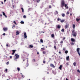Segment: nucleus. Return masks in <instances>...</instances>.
Segmentation results:
<instances>
[{"label": "nucleus", "mask_w": 80, "mask_h": 80, "mask_svg": "<svg viewBox=\"0 0 80 80\" xmlns=\"http://www.w3.org/2000/svg\"><path fill=\"white\" fill-rule=\"evenodd\" d=\"M64 6L66 9H68V7H67V5L66 4H65V1L62 0L61 2V7H64Z\"/></svg>", "instance_id": "obj_1"}, {"label": "nucleus", "mask_w": 80, "mask_h": 80, "mask_svg": "<svg viewBox=\"0 0 80 80\" xmlns=\"http://www.w3.org/2000/svg\"><path fill=\"white\" fill-rule=\"evenodd\" d=\"M15 58L14 59V60L15 61L17 62V59H18V58H19V55H18L17 54H15V55L14 56Z\"/></svg>", "instance_id": "obj_2"}, {"label": "nucleus", "mask_w": 80, "mask_h": 80, "mask_svg": "<svg viewBox=\"0 0 80 80\" xmlns=\"http://www.w3.org/2000/svg\"><path fill=\"white\" fill-rule=\"evenodd\" d=\"M72 35L73 36V37H77V32H75V30H72Z\"/></svg>", "instance_id": "obj_3"}, {"label": "nucleus", "mask_w": 80, "mask_h": 80, "mask_svg": "<svg viewBox=\"0 0 80 80\" xmlns=\"http://www.w3.org/2000/svg\"><path fill=\"white\" fill-rule=\"evenodd\" d=\"M3 31L6 32V31L8 30V28H3Z\"/></svg>", "instance_id": "obj_4"}, {"label": "nucleus", "mask_w": 80, "mask_h": 80, "mask_svg": "<svg viewBox=\"0 0 80 80\" xmlns=\"http://www.w3.org/2000/svg\"><path fill=\"white\" fill-rule=\"evenodd\" d=\"M24 38H27V34L26 33V32H25L24 34Z\"/></svg>", "instance_id": "obj_5"}, {"label": "nucleus", "mask_w": 80, "mask_h": 80, "mask_svg": "<svg viewBox=\"0 0 80 80\" xmlns=\"http://www.w3.org/2000/svg\"><path fill=\"white\" fill-rule=\"evenodd\" d=\"M71 41H72V42H75V39L73 38H71Z\"/></svg>", "instance_id": "obj_6"}, {"label": "nucleus", "mask_w": 80, "mask_h": 80, "mask_svg": "<svg viewBox=\"0 0 80 80\" xmlns=\"http://www.w3.org/2000/svg\"><path fill=\"white\" fill-rule=\"evenodd\" d=\"M2 15H3L4 16H5L6 18H7V16L5 14V13L4 12H2Z\"/></svg>", "instance_id": "obj_7"}, {"label": "nucleus", "mask_w": 80, "mask_h": 80, "mask_svg": "<svg viewBox=\"0 0 80 80\" xmlns=\"http://www.w3.org/2000/svg\"><path fill=\"white\" fill-rule=\"evenodd\" d=\"M50 66L51 67H52V68H55V66L53 64H51L50 65Z\"/></svg>", "instance_id": "obj_8"}, {"label": "nucleus", "mask_w": 80, "mask_h": 80, "mask_svg": "<svg viewBox=\"0 0 80 80\" xmlns=\"http://www.w3.org/2000/svg\"><path fill=\"white\" fill-rule=\"evenodd\" d=\"M12 55H13L15 52V50H12Z\"/></svg>", "instance_id": "obj_9"}, {"label": "nucleus", "mask_w": 80, "mask_h": 80, "mask_svg": "<svg viewBox=\"0 0 80 80\" xmlns=\"http://www.w3.org/2000/svg\"><path fill=\"white\" fill-rule=\"evenodd\" d=\"M77 52H78V53H79L80 52L79 51H80V48H78L77 49Z\"/></svg>", "instance_id": "obj_10"}, {"label": "nucleus", "mask_w": 80, "mask_h": 80, "mask_svg": "<svg viewBox=\"0 0 80 80\" xmlns=\"http://www.w3.org/2000/svg\"><path fill=\"white\" fill-rule=\"evenodd\" d=\"M16 35H19V34L20 33V32L18 31H17L16 32Z\"/></svg>", "instance_id": "obj_11"}, {"label": "nucleus", "mask_w": 80, "mask_h": 80, "mask_svg": "<svg viewBox=\"0 0 80 80\" xmlns=\"http://www.w3.org/2000/svg\"><path fill=\"white\" fill-rule=\"evenodd\" d=\"M69 57H70L69 56H68L66 57V60H68V61L69 60Z\"/></svg>", "instance_id": "obj_12"}, {"label": "nucleus", "mask_w": 80, "mask_h": 80, "mask_svg": "<svg viewBox=\"0 0 80 80\" xmlns=\"http://www.w3.org/2000/svg\"><path fill=\"white\" fill-rule=\"evenodd\" d=\"M57 28H58L60 29V28H61V26H60V25H58L57 26Z\"/></svg>", "instance_id": "obj_13"}, {"label": "nucleus", "mask_w": 80, "mask_h": 80, "mask_svg": "<svg viewBox=\"0 0 80 80\" xmlns=\"http://www.w3.org/2000/svg\"><path fill=\"white\" fill-rule=\"evenodd\" d=\"M65 22V20H64V19L61 20V23H63V22Z\"/></svg>", "instance_id": "obj_14"}, {"label": "nucleus", "mask_w": 80, "mask_h": 80, "mask_svg": "<svg viewBox=\"0 0 80 80\" xmlns=\"http://www.w3.org/2000/svg\"><path fill=\"white\" fill-rule=\"evenodd\" d=\"M73 65H74V66H75H75H76L77 65V63H76V62H74L73 63Z\"/></svg>", "instance_id": "obj_15"}, {"label": "nucleus", "mask_w": 80, "mask_h": 80, "mask_svg": "<svg viewBox=\"0 0 80 80\" xmlns=\"http://www.w3.org/2000/svg\"><path fill=\"white\" fill-rule=\"evenodd\" d=\"M62 65H60L59 67L60 70H62Z\"/></svg>", "instance_id": "obj_16"}, {"label": "nucleus", "mask_w": 80, "mask_h": 80, "mask_svg": "<svg viewBox=\"0 0 80 80\" xmlns=\"http://www.w3.org/2000/svg\"><path fill=\"white\" fill-rule=\"evenodd\" d=\"M68 26L67 24L65 26V29H66V28H68Z\"/></svg>", "instance_id": "obj_17"}, {"label": "nucleus", "mask_w": 80, "mask_h": 80, "mask_svg": "<svg viewBox=\"0 0 80 80\" xmlns=\"http://www.w3.org/2000/svg\"><path fill=\"white\" fill-rule=\"evenodd\" d=\"M51 37L52 38H54V37H55V35H54V34H52L51 35Z\"/></svg>", "instance_id": "obj_18"}, {"label": "nucleus", "mask_w": 80, "mask_h": 80, "mask_svg": "<svg viewBox=\"0 0 80 80\" xmlns=\"http://www.w3.org/2000/svg\"><path fill=\"white\" fill-rule=\"evenodd\" d=\"M72 26H73V29H75V25L74 24H73Z\"/></svg>", "instance_id": "obj_19"}, {"label": "nucleus", "mask_w": 80, "mask_h": 80, "mask_svg": "<svg viewBox=\"0 0 80 80\" xmlns=\"http://www.w3.org/2000/svg\"><path fill=\"white\" fill-rule=\"evenodd\" d=\"M76 21H77V22H79V21L80 20V18H76Z\"/></svg>", "instance_id": "obj_20"}, {"label": "nucleus", "mask_w": 80, "mask_h": 80, "mask_svg": "<svg viewBox=\"0 0 80 80\" xmlns=\"http://www.w3.org/2000/svg\"><path fill=\"white\" fill-rule=\"evenodd\" d=\"M29 48H33V45H30L29 46Z\"/></svg>", "instance_id": "obj_21"}, {"label": "nucleus", "mask_w": 80, "mask_h": 80, "mask_svg": "<svg viewBox=\"0 0 80 80\" xmlns=\"http://www.w3.org/2000/svg\"><path fill=\"white\" fill-rule=\"evenodd\" d=\"M62 16L63 17H65V14L64 13L62 14Z\"/></svg>", "instance_id": "obj_22"}, {"label": "nucleus", "mask_w": 80, "mask_h": 80, "mask_svg": "<svg viewBox=\"0 0 80 80\" xmlns=\"http://www.w3.org/2000/svg\"><path fill=\"white\" fill-rule=\"evenodd\" d=\"M21 10H22V12H24V10H23V8H21Z\"/></svg>", "instance_id": "obj_23"}, {"label": "nucleus", "mask_w": 80, "mask_h": 80, "mask_svg": "<svg viewBox=\"0 0 80 80\" xmlns=\"http://www.w3.org/2000/svg\"><path fill=\"white\" fill-rule=\"evenodd\" d=\"M20 23H21V24H24V22L21 21L20 22Z\"/></svg>", "instance_id": "obj_24"}, {"label": "nucleus", "mask_w": 80, "mask_h": 80, "mask_svg": "<svg viewBox=\"0 0 80 80\" xmlns=\"http://www.w3.org/2000/svg\"><path fill=\"white\" fill-rule=\"evenodd\" d=\"M55 13V15H57V14H58V11H56Z\"/></svg>", "instance_id": "obj_25"}, {"label": "nucleus", "mask_w": 80, "mask_h": 80, "mask_svg": "<svg viewBox=\"0 0 80 80\" xmlns=\"http://www.w3.org/2000/svg\"><path fill=\"white\" fill-rule=\"evenodd\" d=\"M42 53H43V54H45L46 53V52H45V51H43L42 52Z\"/></svg>", "instance_id": "obj_26"}, {"label": "nucleus", "mask_w": 80, "mask_h": 80, "mask_svg": "<svg viewBox=\"0 0 80 80\" xmlns=\"http://www.w3.org/2000/svg\"><path fill=\"white\" fill-rule=\"evenodd\" d=\"M66 64L68 66V65H69V64L68 62H66Z\"/></svg>", "instance_id": "obj_27"}, {"label": "nucleus", "mask_w": 80, "mask_h": 80, "mask_svg": "<svg viewBox=\"0 0 80 80\" xmlns=\"http://www.w3.org/2000/svg\"><path fill=\"white\" fill-rule=\"evenodd\" d=\"M57 20L58 21H60V20L61 21V19H60V18H58V19H57Z\"/></svg>", "instance_id": "obj_28"}, {"label": "nucleus", "mask_w": 80, "mask_h": 80, "mask_svg": "<svg viewBox=\"0 0 80 80\" xmlns=\"http://www.w3.org/2000/svg\"><path fill=\"white\" fill-rule=\"evenodd\" d=\"M43 63H46V62H45V60H43Z\"/></svg>", "instance_id": "obj_29"}, {"label": "nucleus", "mask_w": 80, "mask_h": 80, "mask_svg": "<svg viewBox=\"0 0 80 80\" xmlns=\"http://www.w3.org/2000/svg\"><path fill=\"white\" fill-rule=\"evenodd\" d=\"M17 70H18V71H20V69L19 68H18Z\"/></svg>", "instance_id": "obj_30"}, {"label": "nucleus", "mask_w": 80, "mask_h": 80, "mask_svg": "<svg viewBox=\"0 0 80 80\" xmlns=\"http://www.w3.org/2000/svg\"><path fill=\"white\" fill-rule=\"evenodd\" d=\"M36 0V2H37L38 3H39V2H40V0Z\"/></svg>", "instance_id": "obj_31"}, {"label": "nucleus", "mask_w": 80, "mask_h": 80, "mask_svg": "<svg viewBox=\"0 0 80 80\" xmlns=\"http://www.w3.org/2000/svg\"><path fill=\"white\" fill-rule=\"evenodd\" d=\"M54 48L55 50H57V47H56V46H54Z\"/></svg>", "instance_id": "obj_32"}, {"label": "nucleus", "mask_w": 80, "mask_h": 80, "mask_svg": "<svg viewBox=\"0 0 80 80\" xmlns=\"http://www.w3.org/2000/svg\"><path fill=\"white\" fill-rule=\"evenodd\" d=\"M13 23L15 24V25H17V24L16 23V22H15V21H13Z\"/></svg>", "instance_id": "obj_33"}, {"label": "nucleus", "mask_w": 80, "mask_h": 80, "mask_svg": "<svg viewBox=\"0 0 80 80\" xmlns=\"http://www.w3.org/2000/svg\"><path fill=\"white\" fill-rule=\"evenodd\" d=\"M64 29H62L61 30V32H64Z\"/></svg>", "instance_id": "obj_34"}, {"label": "nucleus", "mask_w": 80, "mask_h": 80, "mask_svg": "<svg viewBox=\"0 0 80 80\" xmlns=\"http://www.w3.org/2000/svg\"><path fill=\"white\" fill-rule=\"evenodd\" d=\"M23 18H27V16H26V15H24L23 16Z\"/></svg>", "instance_id": "obj_35"}, {"label": "nucleus", "mask_w": 80, "mask_h": 80, "mask_svg": "<svg viewBox=\"0 0 80 80\" xmlns=\"http://www.w3.org/2000/svg\"><path fill=\"white\" fill-rule=\"evenodd\" d=\"M68 52V51H65V53H66V54H67V53Z\"/></svg>", "instance_id": "obj_36"}, {"label": "nucleus", "mask_w": 80, "mask_h": 80, "mask_svg": "<svg viewBox=\"0 0 80 80\" xmlns=\"http://www.w3.org/2000/svg\"><path fill=\"white\" fill-rule=\"evenodd\" d=\"M40 42H41V43H43V40H42V39H41Z\"/></svg>", "instance_id": "obj_37"}, {"label": "nucleus", "mask_w": 80, "mask_h": 80, "mask_svg": "<svg viewBox=\"0 0 80 80\" xmlns=\"http://www.w3.org/2000/svg\"><path fill=\"white\" fill-rule=\"evenodd\" d=\"M41 49L42 50H45V48H42Z\"/></svg>", "instance_id": "obj_38"}, {"label": "nucleus", "mask_w": 80, "mask_h": 80, "mask_svg": "<svg viewBox=\"0 0 80 80\" xmlns=\"http://www.w3.org/2000/svg\"><path fill=\"white\" fill-rule=\"evenodd\" d=\"M49 8H52V6H51V5L49 6Z\"/></svg>", "instance_id": "obj_39"}, {"label": "nucleus", "mask_w": 80, "mask_h": 80, "mask_svg": "<svg viewBox=\"0 0 80 80\" xmlns=\"http://www.w3.org/2000/svg\"><path fill=\"white\" fill-rule=\"evenodd\" d=\"M32 61H33V62H35V60L34 59H32Z\"/></svg>", "instance_id": "obj_40"}, {"label": "nucleus", "mask_w": 80, "mask_h": 80, "mask_svg": "<svg viewBox=\"0 0 80 80\" xmlns=\"http://www.w3.org/2000/svg\"><path fill=\"white\" fill-rule=\"evenodd\" d=\"M71 44L72 45H74V43L73 42H72Z\"/></svg>", "instance_id": "obj_41"}, {"label": "nucleus", "mask_w": 80, "mask_h": 80, "mask_svg": "<svg viewBox=\"0 0 80 80\" xmlns=\"http://www.w3.org/2000/svg\"><path fill=\"white\" fill-rule=\"evenodd\" d=\"M45 33V32L42 31L40 32V33Z\"/></svg>", "instance_id": "obj_42"}, {"label": "nucleus", "mask_w": 80, "mask_h": 80, "mask_svg": "<svg viewBox=\"0 0 80 80\" xmlns=\"http://www.w3.org/2000/svg\"><path fill=\"white\" fill-rule=\"evenodd\" d=\"M69 13H70L68 11L67 12V14L68 15V14H69Z\"/></svg>", "instance_id": "obj_43"}, {"label": "nucleus", "mask_w": 80, "mask_h": 80, "mask_svg": "<svg viewBox=\"0 0 80 80\" xmlns=\"http://www.w3.org/2000/svg\"><path fill=\"white\" fill-rule=\"evenodd\" d=\"M77 72H79V73H80V70H77Z\"/></svg>", "instance_id": "obj_44"}, {"label": "nucleus", "mask_w": 80, "mask_h": 80, "mask_svg": "<svg viewBox=\"0 0 80 80\" xmlns=\"http://www.w3.org/2000/svg\"><path fill=\"white\" fill-rule=\"evenodd\" d=\"M9 64V62H7L6 63V65H8Z\"/></svg>", "instance_id": "obj_45"}, {"label": "nucleus", "mask_w": 80, "mask_h": 80, "mask_svg": "<svg viewBox=\"0 0 80 80\" xmlns=\"http://www.w3.org/2000/svg\"><path fill=\"white\" fill-rule=\"evenodd\" d=\"M10 58H11V59H12V56H10Z\"/></svg>", "instance_id": "obj_46"}, {"label": "nucleus", "mask_w": 80, "mask_h": 80, "mask_svg": "<svg viewBox=\"0 0 80 80\" xmlns=\"http://www.w3.org/2000/svg\"><path fill=\"white\" fill-rule=\"evenodd\" d=\"M54 42L55 43V44H56V40L54 41Z\"/></svg>", "instance_id": "obj_47"}, {"label": "nucleus", "mask_w": 80, "mask_h": 80, "mask_svg": "<svg viewBox=\"0 0 80 80\" xmlns=\"http://www.w3.org/2000/svg\"><path fill=\"white\" fill-rule=\"evenodd\" d=\"M63 50L64 51H65V50H66L65 49V48H63Z\"/></svg>", "instance_id": "obj_48"}, {"label": "nucleus", "mask_w": 80, "mask_h": 80, "mask_svg": "<svg viewBox=\"0 0 80 80\" xmlns=\"http://www.w3.org/2000/svg\"><path fill=\"white\" fill-rule=\"evenodd\" d=\"M7 70H8L7 69H6L5 71H6V72H7Z\"/></svg>", "instance_id": "obj_49"}, {"label": "nucleus", "mask_w": 80, "mask_h": 80, "mask_svg": "<svg viewBox=\"0 0 80 80\" xmlns=\"http://www.w3.org/2000/svg\"><path fill=\"white\" fill-rule=\"evenodd\" d=\"M1 3H2V5H3V2L2 1V2H1Z\"/></svg>", "instance_id": "obj_50"}, {"label": "nucleus", "mask_w": 80, "mask_h": 80, "mask_svg": "<svg viewBox=\"0 0 80 80\" xmlns=\"http://www.w3.org/2000/svg\"><path fill=\"white\" fill-rule=\"evenodd\" d=\"M15 27V24H14L13 25V26H12L13 27Z\"/></svg>", "instance_id": "obj_51"}, {"label": "nucleus", "mask_w": 80, "mask_h": 80, "mask_svg": "<svg viewBox=\"0 0 80 80\" xmlns=\"http://www.w3.org/2000/svg\"><path fill=\"white\" fill-rule=\"evenodd\" d=\"M3 35H4L5 36V33H4L2 34Z\"/></svg>", "instance_id": "obj_52"}, {"label": "nucleus", "mask_w": 80, "mask_h": 80, "mask_svg": "<svg viewBox=\"0 0 80 80\" xmlns=\"http://www.w3.org/2000/svg\"><path fill=\"white\" fill-rule=\"evenodd\" d=\"M60 43H63V41H61L60 42Z\"/></svg>", "instance_id": "obj_53"}, {"label": "nucleus", "mask_w": 80, "mask_h": 80, "mask_svg": "<svg viewBox=\"0 0 80 80\" xmlns=\"http://www.w3.org/2000/svg\"><path fill=\"white\" fill-rule=\"evenodd\" d=\"M72 14L70 13V16H72Z\"/></svg>", "instance_id": "obj_54"}, {"label": "nucleus", "mask_w": 80, "mask_h": 80, "mask_svg": "<svg viewBox=\"0 0 80 80\" xmlns=\"http://www.w3.org/2000/svg\"><path fill=\"white\" fill-rule=\"evenodd\" d=\"M37 54L38 55H39V52H37Z\"/></svg>", "instance_id": "obj_55"}, {"label": "nucleus", "mask_w": 80, "mask_h": 80, "mask_svg": "<svg viewBox=\"0 0 80 80\" xmlns=\"http://www.w3.org/2000/svg\"><path fill=\"white\" fill-rule=\"evenodd\" d=\"M6 46L7 47H8V44H7L6 45Z\"/></svg>", "instance_id": "obj_56"}, {"label": "nucleus", "mask_w": 80, "mask_h": 80, "mask_svg": "<svg viewBox=\"0 0 80 80\" xmlns=\"http://www.w3.org/2000/svg\"><path fill=\"white\" fill-rule=\"evenodd\" d=\"M59 54H60H60H61V53H61V52H59Z\"/></svg>", "instance_id": "obj_57"}, {"label": "nucleus", "mask_w": 80, "mask_h": 80, "mask_svg": "<svg viewBox=\"0 0 80 80\" xmlns=\"http://www.w3.org/2000/svg\"><path fill=\"white\" fill-rule=\"evenodd\" d=\"M4 2H6V1H7V0H4Z\"/></svg>", "instance_id": "obj_58"}, {"label": "nucleus", "mask_w": 80, "mask_h": 80, "mask_svg": "<svg viewBox=\"0 0 80 80\" xmlns=\"http://www.w3.org/2000/svg\"><path fill=\"white\" fill-rule=\"evenodd\" d=\"M65 39V38L64 37V38H63V40H64Z\"/></svg>", "instance_id": "obj_59"}, {"label": "nucleus", "mask_w": 80, "mask_h": 80, "mask_svg": "<svg viewBox=\"0 0 80 80\" xmlns=\"http://www.w3.org/2000/svg\"><path fill=\"white\" fill-rule=\"evenodd\" d=\"M1 17H2V14H0Z\"/></svg>", "instance_id": "obj_60"}, {"label": "nucleus", "mask_w": 80, "mask_h": 80, "mask_svg": "<svg viewBox=\"0 0 80 80\" xmlns=\"http://www.w3.org/2000/svg\"><path fill=\"white\" fill-rule=\"evenodd\" d=\"M66 80H68V79L67 78H66Z\"/></svg>", "instance_id": "obj_61"}, {"label": "nucleus", "mask_w": 80, "mask_h": 80, "mask_svg": "<svg viewBox=\"0 0 80 80\" xmlns=\"http://www.w3.org/2000/svg\"><path fill=\"white\" fill-rule=\"evenodd\" d=\"M7 80H10V78H9L8 79H7Z\"/></svg>", "instance_id": "obj_62"}, {"label": "nucleus", "mask_w": 80, "mask_h": 80, "mask_svg": "<svg viewBox=\"0 0 80 80\" xmlns=\"http://www.w3.org/2000/svg\"><path fill=\"white\" fill-rule=\"evenodd\" d=\"M47 73H48V74H49V72H47Z\"/></svg>", "instance_id": "obj_63"}, {"label": "nucleus", "mask_w": 80, "mask_h": 80, "mask_svg": "<svg viewBox=\"0 0 80 80\" xmlns=\"http://www.w3.org/2000/svg\"><path fill=\"white\" fill-rule=\"evenodd\" d=\"M78 80H80V79H78Z\"/></svg>", "instance_id": "obj_64"}]
</instances>
